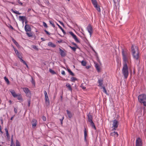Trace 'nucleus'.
Wrapping results in <instances>:
<instances>
[{
	"label": "nucleus",
	"instance_id": "1",
	"mask_svg": "<svg viewBox=\"0 0 146 146\" xmlns=\"http://www.w3.org/2000/svg\"><path fill=\"white\" fill-rule=\"evenodd\" d=\"M122 55L123 61V64H127L130 58V54L128 50L125 49H122Z\"/></svg>",
	"mask_w": 146,
	"mask_h": 146
},
{
	"label": "nucleus",
	"instance_id": "2",
	"mask_svg": "<svg viewBox=\"0 0 146 146\" xmlns=\"http://www.w3.org/2000/svg\"><path fill=\"white\" fill-rule=\"evenodd\" d=\"M131 51L133 58L138 60L139 58L138 47L132 45L131 47Z\"/></svg>",
	"mask_w": 146,
	"mask_h": 146
},
{
	"label": "nucleus",
	"instance_id": "3",
	"mask_svg": "<svg viewBox=\"0 0 146 146\" xmlns=\"http://www.w3.org/2000/svg\"><path fill=\"white\" fill-rule=\"evenodd\" d=\"M122 73L125 79H127L129 75L128 68L127 64H123Z\"/></svg>",
	"mask_w": 146,
	"mask_h": 146
},
{
	"label": "nucleus",
	"instance_id": "4",
	"mask_svg": "<svg viewBox=\"0 0 146 146\" xmlns=\"http://www.w3.org/2000/svg\"><path fill=\"white\" fill-rule=\"evenodd\" d=\"M139 101L141 103H143L144 105L146 106V95L142 94L139 95L138 97Z\"/></svg>",
	"mask_w": 146,
	"mask_h": 146
},
{
	"label": "nucleus",
	"instance_id": "5",
	"mask_svg": "<svg viewBox=\"0 0 146 146\" xmlns=\"http://www.w3.org/2000/svg\"><path fill=\"white\" fill-rule=\"evenodd\" d=\"M113 127L114 128L113 129V131L114 130H115V128H117L119 125V122L116 119H114L113 121Z\"/></svg>",
	"mask_w": 146,
	"mask_h": 146
},
{
	"label": "nucleus",
	"instance_id": "6",
	"mask_svg": "<svg viewBox=\"0 0 146 146\" xmlns=\"http://www.w3.org/2000/svg\"><path fill=\"white\" fill-rule=\"evenodd\" d=\"M45 98V102L46 105L47 106L49 104V100L48 98L47 94V92L46 91H44Z\"/></svg>",
	"mask_w": 146,
	"mask_h": 146
},
{
	"label": "nucleus",
	"instance_id": "7",
	"mask_svg": "<svg viewBox=\"0 0 146 146\" xmlns=\"http://www.w3.org/2000/svg\"><path fill=\"white\" fill-rule=\"evenodd\" d=\"M142 145V141L141 139L139 137L136 140V146H141Z\"/></svg>",
	"mask_w": 146,
	"mask_h": 146
},
{
	"label": "nucleus",
	"instance_id": "8",
	"mask_svg": "<svg viewBox=\"0 0 146 146\" xmlns=\"http://www.w3.org/2000/svg\"><path fill=\"white\" fill-rule=\"evenodd\" d=\"M87 29L90 33V36L91 37L92 33V28L91 25H88L87 27Z\"/></svg>",
	"mask_w": 146,
	"mask_h": 146
},
{
	"label": "nucleus",
	"instance_id": "9",
	"mask_svg": "<svg viewBox=\"0 0 146 146\" xmlns=\"http://www.w3.org/2000/svg\"><path fill=\"white\" fill-rule=\"evenodd\" d=\"M59 50L60 51V53L61 56L62 57H64L66 55V53L65 50H63L61 48H59Z\"/></svg>",
	"mask_w": 146,
	"mask_h": 146
},
{
	"label": "nucleus",
	"instance_id": "10",
	"mask_svg": "<svg viewBox=\"0 0 146 146\" xmlns=\"http://www.w3.org/2000/svg\"><path fill=\"white\" fill-rule=\"evenodd\" d=\"M37 121L36 120L33 119L32 120L31 122V124L32 125V127L33 128L35 127L36 125Z\"/></svg>",
	"mask_w": 146,
	"mask_h": 146
},
{
	"label": "nucleus",
	"instance_id": "11",
	"mask_svg": "<svg viewBox=\"0 0 146 146\" xmlns=\"http://www.w3.org/2000/svg\"><path fill=\"white\" fill-rule=\"evenodd\" d=\"M25 30L27 32L30 31H31V28L29 25L26 24L25 26Z\"/></svg>",
	"mask_w": 146,
	"mask_h": 146
},
{
	"label": "nucleus",
	"instance_id": "12",
	"mask_svg": "<svg viewBox=\"0 0 146 146\" xmlns=\"http://www.w3.org/2000/svg\"><path fill=\"white\" fill-rule=\"evenodd\" d=\"M88 117V121L90 122L92 121V116L91 115L90 113H89L87 115Z\"/></svg>",
	"mask_w": 146,
	"mask_h": 146
},
{
	"label": "nucleus",
	"instance_id": "13",
	"mask_svg": "<svg viewBox=\"0 0 146 146\" xmlns=\"http://www.w3.org/2000/svg\"><path fill=\"white\" fill-rule=\"evenodd\" d=\"M110 135L111 136H114L115 137H117L118 136V133L116 132L111 133Z\"/></svg>",
	"mask_w": 146,
	"mask_h": 146
},
{
	"label": "nucleus",
	"instance_id": "14",
	"mask_svg": "<svg viewBox=\"0 0 146 146\" xmlns=\"http://www.w3.org/2000/svg\"><path fill=\"white\" fill-rule=\"evenodd\" d=\"M10 92L14 97H16L17 94H16L14 90H10Z\"/></svg>",
	"mask_w": 146,
	"mask_h": 146
},
{
	"label": "nucleus",
	"instance_id": "15",
	"mask_svg": "<svg viewBox=\"0 0 146 146\" xmlns=\"http://www.w3.org/2000/svg\"><path fill=\"white\" fill-rule=\"evenodd\" d=\"M66 112L69 118H71L72 116V113L68 110H66Z\"/></svg>",
	"mask_w": 146,
	"mask_h": 146
},
{
	"label": "nucleus",
	"instance_id": "16",
	"mask_svg": "<svg viewBox=\"0 0 146 146\" xmlns=\"http://www.w3.org/2000/svg\"><path fill=\"white\" fill-rule=\"evenodd\" d=\"M94 7L99 12H100V6L98 5V4L94 5Z\"/></svg>",
	"mask_w": 146,
	"mask_h": 146
},
{
	"label": "nucleus",
	"instance_id": "17",
	"mask_svg": "<svg viewBox=\"0 0 146 146\" xmlns=\"http://www.w3.org/2000/svg\"><path fill=\"white\" fill-rule=\"evenodd\" d=\"M19 18L20 19V20H21L23 21V23H24V20L25 19H26V17H25L19 16Z\"/></svg>",
	"mask_w": 146,
	"mask_h": 146
},
{
	"label": "nucleus",
	"instance_id": "18",
	"mask_svg": "<svg viewBox=\"0 0 146 146\" xmlns=\"http://www.w3.org/2000/svg\"><path fill=\"white\" fill-rule=\"evenodd\" d=\"M102 82L103 80H102L99 79L98 80V82L99 84V85H98L99 86H101L102 87V86L103 84Z\"/></svg>",
	"mask_w": 146,
	"mask_h": 146
},
{
	"label": "nucleus",
	"instance_id": "19",
	"mask_svg": "<svg viewBox=\"0 0 146 146\" xmlns=\"http://www.w3.org/2000/svg\"><path fill=\"white\" fill-rule=\"evenodd\" d=\"M84 139L85 141H86V137L87 136V133L86 131V128H85L84 131Z\"/></svg>",
	"mask_w": 146,
	"mask_h": 146
},
{
	"label": "nucleus",
	"instance_id": "20",
	"mask_svg": "<svg viewBox=\"0 0 146 146\" xmlns=\"http://www.w3.org/2000/svg\"><path fill=\"white\" fill-rule=\"evenodd\" d=\"M16 97L19 100H21L22 99L21 95L19 94H17Z\"/></svg>",
	"mask_w": 146,
	"mask_h": 146
},
{
	"label": "nucleus",
	"instance_id": "21",
	"mask_svg": "<svg viewBox=\"0 0 146 146\" xmlns=\"http://www.w3.org/2000/svg\"><path fill=\"white\" fill-rule=\"evenodd\" d=\"M48 45L50 46H51L53 47H54L56 46V45L51 42H49L48 43Z\"/></svg>",
	"mask_w": 146,
	"mask_h": 146
},
{
	"label": "nucleus",
	"instance_id": "22",
	"mask_svg": "<svg viewBox=\"0 0 146 146\" xmlns=\"http://www.w3.org/2000/svg\"><path fill=\"white\" fill-rule=\"evenodd\" d=\"M66 86L68 88L69 90L71 91H72V88L71 87L70 84H67L66 85Z\"/></svg>",
	"mask_w": 146,
	"mask_h": 146
},
{
	"label": "nucleus",
	"instance_id": "23",
	"mask_svg": "<svg viewBox=\"0 0 146 146\" xmlns=\"http://www.w3.org/2000/svg\"><path fill=\"white\" fill-rule=\"evenodd\" d=\"M12 40L13 42L15 44L17 47H19V44L17 42H16V41L13 38L12 39Z\"/></svg>",
	"mask_w": 146,
	"mask_h": 146
},
{
	"label": "nucleus",
	"instance_id": "24",
	"mask_svg": "<svg viewBox=\"0 0 146 146\" xmlns=\"http://www.w3.org/2000/svg\"><path fill=\"white\" fill-rule=\"evenodd\" d=\"M24 92L26 93H28L29 92V90L27 88H26L23 89Z\"/></svg>",
	"mask_w": 146,
	"mask_h": 146
},
{
	"label": "nucleus",
	"instance_id": "25",
	"mask_svg": "<svg viewBox=\"0 0 146 146\" xmlns=\"http://www.w3.org/2000/svg\"><path fill=\"white\" fill-rule=\"evenodd\" d=\"M90 125L92 126V127L94 128L95 129H96V127L95 126L94 123L93 122V121L90 122Z\"/></svg>",
	"mask_w": 146,
	"mask_h": 146
},
{
	"label": "nucleus",
	"instance_id": "26",
	"mask_svg": "<svg viewBox=\"0 0 146 146\" xmlns=\"http://www.w3.org/2000/svg\"><path fill=\"white\" fill-rule=\"evenodd\" d=\"M92 4L94 5L97 4L96 0H91Z\"/></svg>",
	"mask_w": 146,
	"mask_h": 146
},
{
	"label": "nucleus",
	"instance_id": "27",
	"mask_svg": "<svg viewBox=\"0 0 146 146\" xmlns=\"http://www.w3.org/2000/svg\"><path fill=\"white\" fill-rule=\"evenodd\" d=\"M95 66L97 70L99 72L100 71V69L99 65L97 64H96L95 65Z\"/></svg>",
	"mask_w": 146,
	"mask_h": 146
},
{
	"label": "nucleus",
	"instance_id": "28",
	"mask_svg": "<svg viewBox=\"0 0 146 146\" xmlns=\"http://www.w3.org/2000/svg\"><path fill=\"white\" fill-rule=\"evenodd\" d=\"M58 26L59 28L61 30L62 32H63L64 34H66V33L64 30V29L62 28V27L60 26L57 23L56 24Z\"/></svg>",
	"mask_w": 146,
	"mask_h": 146
},
{
	"label": "nucleus",
	"instance_id": "29",
	"mask_svg": "<svg viewBox=\"0 0 146 146\" xmlns=\"http://www.w3.org/2000/svg\"><path fill=\"white\" fill-rule=\"evenodd\" d=\"M68 72L70 73V74L72 76H74V74L71 71L70 69H68Z\"/></svg>",
	"mask_w": 146,
	"mask_h": 146
},
{
	"label": "nucleus",
	"instance_id": "30",
	"mask_svg": "<svg viewBox=\"0 0 146 146\" xmlns=\"http://www.w3.org/2000/svg\"><path fill=\"white\" fill-rule=\"evenodd\" d=\"M4 79L5 80V81L7 83V84H9V80L7 78V77L5 76L4 77Z\"/></svg>",
	"mask_w": 146,
	"mask_h": 146
},
{
	"label": "nucleus",
	"instance_id": "31",
	"mask_svg": "<svg viewBox=\"0 0 146 146\" xmlns=\"http://www.w3.org/2000/svg\"><path fill=\"white\" fill-rule=\"evenodd\" d=\"M49 71L52 74H56V72L53 70L51 69H50L49 70Z\"/></svg>",
	"mask_w": 146,
	"mask_h": 146
},
{
	"label": "nucleus",
	"instance_id": "32",
	"mask_svg": "<svg viewBox=\"0 0 146 146\" xmlns=\"http://www.w3.org/2000/svg\"><path fill=\"white\" fill-rule=\"evenodd\" d=\"M101 89L103 88V92L105 93L106 94H107V92L106 90L104 87L102 86L101 88Z\"/></svg>",
	"mask_w": 146,
	"mask_h": 146
},
{
	"label": "nucleus",
	"instance_id": "33",
	"mask_svg": "<svg viewBox=\"0 0 146 146\" xmlns=\"http://www.w3.org/2000/svg\"><path fill=\"white\" fill-rule=\"evenodd\" d=\"M69 33L72 36L73 38L76 36L72 32H70Z\"/></svg>",
	"mask_w": 146,
	"mask_h": 146
},
{
	"label": "nucleus",
	"instance_id": "34",
	"mask_svg": "<svg viewBox=\"0 0 146 146\" xmlns=\"http://www.w3.org/2000/svg\"><path fill=\"white\" fill-rule=\"evenodd\" d=\"M71 80L72 81L74 82L75 80H77V79L74 77H72L71 78Z\"/></svg>",
	"mask_w": 146,
	"mask_h": 146
},
{
	"label": "nucleus",
	"instance_id": "35",
	"mask_svg": "<svg viewBox=\"0 0 146 146\" xmlns=\"http://www.w3.org/2000/svg\"><path fill=\"white\" fill-rule=\"evenodd\" d=\"M16 146H21L20 143L18 140L16 141Z\"/></svg>",
	"mask_w": 146,
	"mask_h": 146
},
{
	"label": "nucleus",
	"instance_id": "36",
	"mask_svg": "<svg viewBox=\"0 0 146 146\" xmlns=\"http://www.w3.org/2000/svg\"><path fill=\"white\" fill-rule=\"evenodd\" d=\"M83 66H85L86 64V62L84 61H82L81 62Z\"/></svg>",
	"mask_w": 146,
	"mask_h": 146
},
{
	"label": "nucleus",
	"instance_id": "37",
	"mask_svg": "<svg viewBox=\"0 0 146 146\" xmlns=\"http://www.w3.org/2000/svg\"><path fill=\"white\" fill-rule=\"evenodd\" d=\"M27 34L29 37L31 36H32V34L31 33H27Z\"/></svg>",
	"mask_w": 146,
	"mask_h": 146
},
{
	"label": "nucleus",
	"instance_id": "38",
	"mask_svg": "<svg viewBox=\"0 0 146 146\" xmlns=\"http://www.w3.org/2000/svg\"><path fill=\"white\" fill-rule=\"evenodd\" d=\"M17 55L18 56V58L20 59V60L22 59V57L21 55V54L19 53V54H17Z\"/></svg>",
	"mask_w": 146,
	"mask_h": 146
},
{
	"label": "nucleus",
	"instance_id": "39",
	"mask_svg": "<svg viewBox=\"0 0 146 146\" xmlns=\"http://www.w3.org/2000/svg\"><path fill=\"white\" fill-rule=\"evenodd\" d=\"M32 47L33 48H34V49H35L36 50H38V48H37V47L36 46L32 45Z\"/></svg>",
	"mask_w": 146,
	"mask_h": 146
},
{
	"label": "nucleus",
	"instance_id": "40",
	"mask_svg": "<svg viewBox=\"0 0 146 146\" xmlns=\"http://www.w3.org/2000/svg\"><path fill=\"white\" fill-rule=\"evenodd\" d=\"M74 38L75 39L76 42H80V41L77 38L76 36Z\"/></svg>",
	"mask_w": 146,
	"mask_h": 146
},
{
	"label": "nucleus",
	"instance_id": "41",
	"mask_svg": "<svg viewBox=\"0 0 146 146\" xmlns=\"http://www.w3.org/2000/svg\"><path fill=\"white\" fill-rule=\"evenodd\" d=\"M5 130L6 132V134L7 136H8L9 135L8 131L7 129V128L5 129Z\"/></svg>",
	"mask_w": 146,
	"mask_h": 146
},
{
	"label": "nucleus",
	"instance_id": "42",
	"mask_svg": "<svg viewBox=\"0 0 146 146\" xmlns=\"http://www.w3.org/2000/svg\"><path fill=\"white\" fill-rule=\"evenodd\" d=\"M70 47L74 51L76 50V48L75 47H72L71 46H70Z\"/></svg>",
	"mask_w": 146,
	"mask_h": 146
},
{
	"label": "nucleus",
	"instance_id": "43",
	"mask_svg": "<svg viewBox=\"0 0 146 146\" xmlns=\"http://www.w3.org/2000/svg\"><path fill=\"white\" fill-rule=\"evenodd\" d=\"M31 82L33 84H34V85H35V82L34 80H33V77H32V80L31 81Z\"/></svg>",
	"mask_w": 146,
	"mask_h": 146
},
{
	"label": "nucleus",
	"instance_id": "44",
	"mask_svg": "<svg viewBox=\"0 0 146 146\" xmlns=\"http://www.w3.org/2000/svg\"><path fill=\"white\" fill-rule=\"evenodd\" d=\"M13 48H14V50H15V52L16 54H19V52L16 49L14 48V47H13Z\"/></svg>",
	"mask_w": 146,
	"mask_h": 146
},
{
	"label": "nucleus",
	"instance_id": "45",
	"mask_svg": "<svg viewBox=\"0 0 146 146\" xmlns=\"http://www.w3.org/2000/svg\"><path fill=\"white\" fill-rule=\"evenodd\" d=\"M90 47L92 49V50L96 53V54H97V53L96 52V51H95V50H94L92 46H91Z\"/></svg>",
	"mask_w": 146,
	"mask_h": 146
},
{
	"label": "nucleus",
	"instance_id": "46",
	"mask_svg": "<svg viewBox=\"0 0 146 146\" xmlns=\"http://www.w3.org/2000/svg\"><path fill=\"white\" fill-rule=\"evenodd\" d=\"M43 25L44 27L47 28V24L45 22H43Z\"/></svg>",
	"mask_w": 146,
	"mask_h": 146
},
{
	"label": "nucleus",
	"instance_id": "47",
	"mask_svg": "<svg viewBox=\"0 0 146 146\" xmlns=\"http://www.w3.org/2000/svg\"><path fill=\"white\" fill-rule=\"evenodd\" d=\"M49 22H50V24L52 25L53 27H55V26H54L53 23H52V21H49Z\"/></svg>",
	"mask_w": 146,
	"mask_h": 146
},
{
	"label": "nucleus",
	"instance_id": "48",
	"mask_svg": "<svg viewBox=\"0 0 146 146\" xmlns=\"http://www.w3.org/2000/svg\"><path fill=\"white\" fill-rule=\"evenodd\" d=\"M20 60H21V62H23V63L24 64H26V63L25 62V61H24L22 59H21Z\"/></svg>",
	"mask_w": 146,
	"mask_h": 146
},
{
	"label": "nucleus",
	"instance_id": "49",
	"mask_svg": "<svg viewBox=\"0 0 146 146\" xmlns=\"http://www.w3.org/2000/svg\"><path fill=\"white\" fill-rule=\"evenodd\" d=\"M117 0H113V1L114 3V5L115 6H116V4L117 3L116 1Z\"/></svg>",
	"mask_w": 146,
	"mask_h": 146
},
{
	"label": "nucleus",
	"instance_id": "50",
	"mask_svg": "<svg viewBox=\"0 0 146 146\" xmlns=\"http://www.w3.org/2000/svg\"><path fill=\"white\" fill-rule=\"evenodd\" d=\"M42 119L44 121H45L46 120V117L44 116H42Z\"/></svg>",
	"mask_w": 146,
	"mask_h": 146
},
{
	"label": "nucleus",
	"instance_id": "51",
	"mask_svg": "<svg viewBox=\"0 0 146 146\" xmlns=\"http://www.w3.org/2000/svg\"><path fill=\"white\" fill-rule=\"evenodd\" d=\"M28 106L29 107L30 106V102H31V100H30V99H29L28 100Z\"/></svg>",
	"mask_w": 146,
	"mask_h": 146
},
{
	"label": "nucleus",
	"instance_id": "52",
	"mask_svg": "<svg viewBox=\"0 0 146 146\" xmlns=\"http://www.w3.org/2000/svg\"><path fill=\"white\" fill-rule=\"evenodd\" d=\"M14 111H15V113H17V108H14Z\"/></svg>",
	"mask_w": 146,
	"mask_h": 146
},
{
	"label": "nucleus",
	"instance_id": "53",
	"mask_svg": "<svg viewBox=\"0 0 146 146\" xmlns=\"http://www.w3.org/2000/svg\"><path fill=\"white\" fill-rule=\"evenodd\" d=\"M44 31L46 32V33L47 35H50V34L49 33V32L46 30H44Z\"/></svg>",
	"mask_w": 146,
	"mask_h": 146
},
{
	"label": "nucleus",
	"instance_id": "54",
	"mask_svg": "<svg viewBox=\"0 0 146 146\" xmlns=\"http://www.w3.org/2000/svg\"><path fill=\"white\" fill-rule=\"evenodd\" d=\"M15 14H18V15H20L21 14V13H19L18 11H15Z\"/></svg>",
	"mask_w": 146,
	"mask_h": 146
},
{
	"label": "nucleus",
	"instance_id": "55",
	"mask_svg": "<svg viewBox=\"0 0 146 146\" xmlns=\"http://www.w3.org/2000/svg\"><path fill=\"white\" fill-rule=\"evenodd\" d=\"M17 2L21 5H22L23 4L22 3L20 2V0H18Z\"/></svg>",
	"mask_w": 146,
	"mask_h": 146
},
{
	"label": "nucleus",
	"instance_id": "56",
	"mask_svg": "<svg viewBox=\"0 0 146 146\" xmlns=\"http://www.w3.org/2000/svg\"><path fill=\"white\" fill-rule=\"evenodd\" d=\"M13 136H12L11 138V145H12L13 143Z\"/></svg>",
	"mask_w": 146,
	"mask_h": 146
},
{
	"label": "nucleus",
	"instance_id": "57",
	"mask_svg": "<svg viewBox=\"0 0 146 146\" xmlns=\"http://www.w3.org/2000/svg\"><path fill=\"white\" fill-rule=\"evenodd\" d=\"M64 119V117H63L62 118V119H60V120L61 121V124H62V120L63 119Z\"/></svg>",
	"mask_w": 146,
	"mask_h": 146
},
{
	"label": "nucleus",
	"instance_id": "58",
	"mask_svg": "<svg viewBox=\"0 0 146 146\" xmlns=\"http://www.w3.org/2000/svg\"><path fill=\"white\" fill-rule=\"evenodd\" d=\"M63 75H65V72L64 71H63L61 73Z\"/></svg>",
	"mask_w": 146,
	"mask_h": 146
},
{
	"label": "nucleus",
	"instance_id": "59",
	"mask_svg": "<svg viewBox=\"0 0 146 146\" xmlns=\"http://www.w3.org/2000/svg\"><path fill=\"white\" fill-rule=\"evenodd\" d=\"M81 87L82 88V89H83L84 90L85 89H86V87L83 86H81Z\"/></svg>",
	"mask_w": 146,
	"mask_h": 146
},
{
	"label": "nucleus",
	"instance_id": "60",
	"mask_svg": "<svg viewBox=\"0 0 146 146\" xmlns=\"http://www.w3.org/2000/svg\"><path fill=\"white\" fill-rule=\"evenodd\" d=\"M59 22L61 24V25H62L63 26H64V24L62 22H60V21H59Z\"/></svg>",
	"mask_w": 146,
	"mask_h": 146
},
{
	"label": "nucleus",
	"instance_id": "61",
	"mask_svg": "<svg viewBox=\"0 0 146 146\" xmlns=\"http://www.w3.org/2000/svg\"><path fill=\"white\" fill-rule=\"evenodd\" d=\"M72 44L74 45H75L76 46H77V45L75 43H74V42H72Z\"/></svg>",
	"mask_w": 146,
	"mask_h": 146
},
{
	"label": "nucleus",
	"instance_id": "62",
	"mask_svg": "<svg viewBox=\"0 0 146 146\" xmlns=\"http://www.w3.org/2000/svg\"><path fill=\"white\" fill-rule=\"evenodd\" d=\"M10 28L11 29H13V27L11 26H10Z\"/></svg>",
	"mask_w": 146,
	"mask_h": 146
},
{
	"label": "nucleus",
	"instance_id": "63",
	"mask_svg": "<svg viewBox=\"0 0 146 146\" xmlns=\"http://www.w3.org/2000/svg\"><path fill=\"white\" fill-rule=\"evenodd\" d=\"M0 131L2 133V132L1 131V126L0 125Z\"/></svg>",
	"mask_w": 146,
	"mask_h": 146
},
{
	"label": "nucleus",
	"instance_id": "64",
	"mask_svg": "<svg viewBox=\"0 0 146 146\" xmlns=\"http://www.w3.org/2000/svg\"><path fill=\"white\" fill-rule=\"evenodd\" d=\"M12 12H13V13H15V11H14L13 10V9H12Z\"/></svg>",
	"mask_w": 146,
	"mask_h": 146
}]
</instances>
